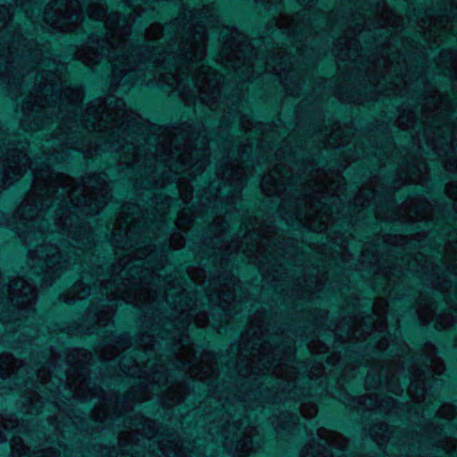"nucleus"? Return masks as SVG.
Segmentation results:
<instances>
[{"instance_id": "10", "label": "nucleus", "mask_w": 457, "mask_h": 457, "mask_svg": "<svg viewBox=\"0 0 457 457\" xmlns=\"http://www.w3.org/2000/svg\"><path fill=\"white\" fill-rule=\"evenodd\" d=\"M64 8H58L57 20H70L72 23H78L82 21V8L79 0H64Z\"/></svg>"}, {"instance_id": "3", "label": "nucleus", "mask_w": 457, "mask_h": 457, "mask_svg": "<svg viewBox=\"0 0 457 457\" xmlns=\"http://www.w3.org/2000/svg\"><path fill=\"white\" fill-rule=\"evenodd\" d=\"M40 79L37 96L32 97L28 104H32L35 106L43 108L49 102L47 99L48 93L52 92L57 95L60 90H63L60 98L67 101L69 104H76L82 99V94L79 88H71L70 87L62 88V79L56 72L52 71H42Z\"/></svg>"}, {"instance_id": "30", "label": "nucleus", "mask_w": 457, "mask_h": 457, "mask_svg": "<svg viewBox=\"0 0 457 457\" xmlns=\"http://www.w3.org/2000/svg\"><path fill=\"white\" fill-rule=\"evenodd\" d=\"M67 29L68 30H72V29H74V28H68Z\"/></svg>"}, {"instance_id": "5", "label": "nucleus", "mask_w": 457, "mask_h": 457, "mask_svg": "<svg viewBox=\"0 0 457 457\" xmlns=\"http://www.w3.org/2000/svg\"><path fill=\"white\" fill-rule=\"evenodd\" d=\"M30 259L33 265L37 266L44 271L45 277L53 278L59 270L64 267L66 260L56 246L42 245L37 249L30 251Z\"/></svg>"}, {"instance_id": "14", "label": "nucleus", "mask_w": 457, "mask_h": 457, "mask_svg": "<svg viewBox=\"0 0 457 457\" xmlns=\"http://www.w3.org/2000/svg\"><path fill=\"white\" fill-rule=\"evenodd\" d=\"M425 375L423 373L414 374L413 380L411 381L408 392L409 394L419 401L420 396H422L425 392Z\"/></svg>"}, {"instance_id": "31", "label": "nucleus", "mask_w": 457, "mask_h": 457, "mask_svg": "<svg viewBox=\"0 0 457 457\" xmlns=\"http://www.w3.org/2000/svg\"><path fill=\"white\" fill-rule=\"evenodd\" d=\"M232 51L234 52V54H237L236 49H233Z\"/></svg>"}, {"instance_id": "21", "label": "nucleus", "mask_w": 457, "mask_h": 457, "mask_svg": "<svg viewBox=\"0 0 457 457\" xmlns=\"http://www.w3.org/2000/svg\"><path fill=\"white\" fill-rule=\"evenodd\" d=\"M451 317L446 318L445 320L439 321V326L442 328H449L450 326L453 325L454 323H457V311H454L450 315Z\"/></svg>"}, {"instance_id": "28", "label": "nucleus", "mask_w": 457, "mask_h": 457, "mask_svg": "<svg viewBox=\"0 0 457 457\" xmlns=\"http://www.w3.org/2000/svg\"><path fill=\"white\" fill-rule=\"evenodd\" d=\"M195 169H198V167H202V162H197L195 163Z\"/></svg>"}, {"instance_id": "1", "label": "nucleus", "mask_w": 457, "mask_h": 457, "mask_svg": "<svg viewBox=\"0 0 457 457\" xmlns=\"http://www.w3.org/2000/svg\"><path fill=\"white\" fill-rule=\"evenodd\" d=\"M34 176V189L24 203L18 208L16 215L23 220H43L48 225L53 220L54 228L49 229L45 224L37 228L44 233L47 231L67 232L73 238V216L71 206L79 207L80 199L76 198L77 190L73 188L74 181L65 175H58L55 181L49 180L51 172L48 165L41 169L30 167Z\"/></svg>"}, {"instance_id": "20", "label": "nucleus", "mask_w": 457, "mask_h": 457, "mask_svg": "<svg viewBox=\"0 0 457 457\" xmlns=\"http://www.w3.org/2000/svg\"><path fill=\"white\" fill-rule=\"evenodd\" d=\"M440 446L447 453L454 452L457 448V442L455 438H450L447 441H442Z\"/></svg>"}, {"instance_id": "15", "label": "nucleus", "mask_w": 457, "mask_h": 457, "mask_svg": "<svg viewBox=\"0 0 457 457\" xmlns=\"http://www.w3.org/2000/svg\"><path fill=\"white\" fill-rule=\"evenodd\" d=\"M17 361L12 355L4 353L0 355V377L6 378L14 373Z\"/></svg>"}, {"instance_id": "9", "label": "nucleus", "mask_w": 457, "mask_h": 457, "mask_svg": "<svg viewBox=\"0 0 457 457\" xmlns=\"http://www.w3.org/2000/svg\"><path fill=\"white\" fill-rule=\"evenodd\" d=\"M12 451L13 457H59V453L52 448L40 452L31 451L20 438L12 440Z\"/></svg>"}, {"instance_id": "26", "label": "nucleus", "mask_w": 457, "mask_h": 457, "mask_svg": "<svg viewBox=\"0 0 457 457\" xmlns=\"http://www.w3.org/2000/svg\"><path fill=\"white\" fill-rule=\"evenodd\" d=\"M129 269H130V267H127V266L123 268V270H121V272H122L121 277H122V278H123V273H124V274H127V273H128L127 270H129Z\"/></svg>"}, {"instance_id": "6", "label": "nucleus", "mask_w": 457, "mask_h": 457, "mask_svg": "<svg viewBox=\"0 0 457 457\" xmlns=\"http://www.w3.org/2000/svg\"><path fill=\"white\" fill-rule=\"evenodd\" d=\"M25 146H12L7 149L4 159L2 160L3 166V179L4 185H10L13 181L19 179L24 171L27 170L29 158L27 154L24 153Z\"/></svg>"}, {"instance_id": "16", "label": "nucleus", "mask_w": 457, "mask_h": 457, "mask_svg": "<svg viewBox=\"0 0 457 457\" xmlns=\"http://www.w3.org/2000/svg\"><path fill=\"white\" fill-rule=\"evenodd\" d=\"M91 292L89 287L85 285L83 282L76 283L71 290V296L65 301H75L78 299H83L88 295Z\"/></svg>"}, {"instance_id": "11", "label": "nucleus", "mask_w": 457, "mask_h": 457, "mask_svg": "<svg viewBox=\"0 0 457 457\" xmlns=\"http://www.w3.org/2000/svg\"><path fill=\"white\" fill-rule=\"evenodd\" d=\"M88 15L93 20H105V25L110 30L115 29V22L118 21L120 15L112 13L106 17V9L103 5H96L88 11Z\"/></svg>"}, {"instance_id": "19", "label": "nucleus", "mask_w": 457, "mask_h": 457, "mask_svg": "<svg viewBox=\"0 0 457 457\" xmlns=\"http://www.w3.org/2000/svg\"><path fill=\"white\" fill-rule=\"evenodd\" d=\"M185 75V71L181 67H178L176 70V73L172 74L171 81H166L168 85L174 88H178L183 81V76Z\"/></svg>"}, {"instance_id": "8", "label": "nucleus", "mask_w": 457, "mask_h": 457, "mask_svg": "<svg viewBox=\"0 0 457 457\" xmlns=\"http://www.w3.org/2000/svg\"><path fill=\"white\" fill-rule=\"evenodd\" d=\"M111 46L112 49L108 54V58L113 66L115 76L126 75L132 70V66L129 57L125 51V46L122 44L117 47H114L112 45Z\"/></svg>"}, {"instance_id": "24", "label": "nucleus", "mask_w": 457, "mask_h": 457, "mask_svg": "<svg viewBox=\"0 0 457 457\" xmlns=\"http://www.w3.org/2000/svg\"><path fill=\"white\" fill-rule=\"evenodd\" d=\"M137 279V278H135L134 276L131 275L130 278H125V282H124L123 286L125 287L129 284L135 283Z\"/></svg>"}, {"instance_id": "12", "label": "nucleus", "mask_w": 457, "mask_h": 457, "mask_svg": "<svg viewBox=\"0 0 457 457\" xmlns=\"http://www.w3.org/2000/svg\"><path fill=\"white\" fill-rule=\"evenodd\" d=\"M117 278H113L111 281L101 282V294L111 298H121L128 300L123 289L117 284Z\"/></svg>"}, {"instance_id": "27", "label": "nucleus", "mask_w": 457, "mask_h": 457, "mask_svg": "<svg viewBox=\"0 0 457 457\" xmlns=\"http://www.w3.org/2000/svg\"><path fill=\"white\" fill-rule=\"evenodd\" d=\"M157 30L158 32H161V27L159 25H156L151 29V30Z\"/></svg>"}, {"instance_id": "23", "label": "nucleus", "mask_w": 457, "mask_h": 457, "mask_svg": "<svg viewBox=\"0 0 457 457\" xmlns=\"http://www.w3.org/2000/svg\"><path fill=\"white\" fill-rule=\"evenodd\" d=\"M83 62L87 65H92L100 61L99 55L96 53H94L93 56H84L81 57Z\"/></svg>"}, {"instance_id": "29", "label": "nucleus", "mask_w": 457, "mask_h": 457, "mask_svg": "<svg viewBox=\"0 0 457 457\" xmlns=\"http://www.w3.org/2000/svg\"><path fill=\"white\" fill-rule=\"evenodd\" d=\"M233 46H234V41H233V42H230V43L228 44V47H229V48H231V50H233V49H234V48H233Z\"/></svg>"}, {"instance_id": "7", "label": "nucleus", "mask_w": 457, "mask_h": 457, "mask_svg": "<svg viewBox=\"0 0 457 457\" xmlns=\"http://www.w3.org/2000/svg\"><path fill=\"white\" fill-rule=\"evenodd\" d=\"M11 301L20 308L30 307L36 299L34 284L22 278H15L9 285Z\"/></svg>"}, {"instance_id": "22", "label": "nucleus", "mask_w": 457, "mask_h": 457, "mask_svg": "<svg viewBox=\"0 0 457 457\" xmlns=\"http://www.w3.org/2000/svg\"><path fill=\"white\" fill-rule=\"evenodd\" d=\"M433 366H431V371L434 374L439 375L444 370V365L440 360H432Z\"/></svg>"}, {"instance_id": "25", "label": "nucleus", "mask_w": 457, "mask_h": 457, "mask_svg": "<svg viewBox=\"0 0 457 457\" xmlns=\"http://www.w3.org/2000/svg\"><path fill=\"white\" fill-rule=\"evenodd\" d=\"M37 377H38V378L41 380V382H42V383H45V382H46V380H45V378H44V377H43V375H42V373H41V372H39V373H38Z\"/></svg>"}, {"instance_id": "17", "label": "nucleus", "mask_w": 457, "mask_h": 457, "mask_svg": "<svg viewBox=\"0 0 457 457\" xmlns=\"http://www.w3.org/2000/svg\"><path fill=\"white\" fill-rule=\"evenodd\" d=\"M438 416L452 420L455 416V409L452 404H444L438 410Z\"/></svg>"}, {"instance_id": "2", "label": "nucleus", "mask_w": 457, "mask_h": 457, "mask_svg": "<svg viewBox=\"0 0 457 457\" xmlns=\"http://www.w3.org/2000/svg\"><path fill=\"white\" fill-rule=\"evenodd\" d=\"M179 62H186L187 73L191 74L194 85L201 93L218 85L217 75L212 69L201 65L197 71L192 65L201 61L205 55V30L199 27L194 33L190 32L180 47Z\"/></svg>"}, {"instance_id": "4", "label": "nucleus", "mask_w": 457, "mask_h": 457, "mask_svg": "<svg viewBox=\"0 0 457 457\" xmlns=\"http://www.w3.org/2000/svg\"><path fill=\"white\" fill-rule=\"evenodd\" d=\"M112 97L108 99H96L87 108L80 119V122L87 129L102 130L106 127L109 120H115L125 112V104L122 100H115V108L111 107Z\"/></svg>"}, {"instance_id": "13", "label": "nucleus", "mask_w": 457, "mask_h": 457, "mask_svg": "<svg viewBox=\"0 0 457 457\" xmlns=\"http://www.w3.org/2000/svg\"><path fill=\"white\" fill-rule=\"evenodd\" d=\"M318 436L324 445L337 448H343L345 445V440L341 436L324 428L318 430Z\"/></svg>"}, {"instance_id": "18", "label": "nucleus", "mask_w": 457, "mask_h": 457, "mask_svg": "<svg viewBox=\"0 0 457 457\" xmlns=\"http://www.w3.org/2000/svg\"><path fill=\"white\" fill-rule=\"evenodd\" d=\"M15 421L6 420L2 415H0V442L6 440L7 436L4 431H7L10 428H14Z\"/></svg>"}]
</instances>
